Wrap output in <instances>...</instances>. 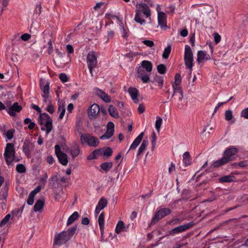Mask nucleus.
<instances>
[{"label":"nucleus","instance_id":"obj_28","mask_svg":"<svg viewBox=\"0 0 248 248\" xmlns=\"http://www.w3.org/2000/svg\"><path fill=\"white\" fill-rule=\"evenodd\" d=\"M183 162L185 166H188L191 164V158L189 153L188 152H186L184 153L183 155Z\"/></svg>","mask_w":248,"mask_h":248},{"label":"nucleus","instance_id":"obj_16","mask_svg":"<svg viewBox=\"0 0 248 248\" xmlns=\"http://www.w3.org/2000/svg\"><path fill=\"white\" fill-rule=\"evenodd\" d=\"M22 109V107L18 105V103L15 102L10 106L7 111L9 114L11 116H14L16 113L19 112Z\"/></svg>","mask_w":248,"mask_h":248},{"label":"nucleus","instance_id":"obj_11","mask_svg":"<svg viewBox=\"0 0 248 248\" xmlns=\"http://www.w3.org/2000/svg\"><path fill=\"white\" fill-rule=\"evenodd\" d=\"M193 225V223L192 222H189L188 223L183 224L182 225H180L177 227L174 228V229L171 230L169 233L170 235L172 236L175 235L176 234L179 233L181 232H183L186 230L188 229L190 227H192Z\"/></svg>","mask_w":248,"mask_h":248},{"label":"nucleus","instance_id":"obj_15","mask_svg":"<svg viewBox=\"0 0 248 248\" xmlns=\"http://www.w3.org/2000/svg\"><path fill=\"white\" fill-rule=\"evenodd\" d=\"M108 203V201L104 197H101L95 207V213L98 214L102 210L107 206Z\"/></svg>","mask_w":248,"mask_h":248},{"label":"nucleus","instance_id":"obj_4","mask_svg":"<svg viewBox=\"0 0 248 248\" xmlns=\"http://www.w3.org/2000/svg\"><path fill=\"white\" fill-rule=\"evenodd\" d=\"M97 54L94 51H90L87 56V64L90 73L93 76V71L97 64Z\"/></svg>","mask_w":248,"mask_h":248},{"label":"nucleus","instance_id":"obj_60","mask_svg":"<svg viewBox=\"0 0 248 248\" xmlns=\"http://www.w3.org/2000/svg\"><path fill=\"white\" fill-rule=\"evenodd\" d=\"M142 43L147 46L152 47L154 45V43L151 40H145L142 41Z\"/></svg>","mask_w":248,"mask_h":248},{"label":"nucleus","instance_id":"obj_25","mask_svg":"<svg viewBox=\"0 0 248 248\" xmlns=\"http://www.w3.org/2000/svg\"><path fill=\"white\" fill-rule=\"evenodd\" d=\"M139 68L145 69L148 73H150L152 70L153 65L150 62L144 60L141 62V66Z\"/></svg>","mask_w":248,"mask_h":248},{"label":"nucleus","instance_id":"obj_48","mask_svg":"<svg viewBox=\"0 0 248 248\" xmlns=\"http://www.w3.org/2000/svg\"><path fill=\"white\" fill-rule=\"evenodd\" d=\"M157 69L158 73L164 74L166 72V67L164 64H160L157 66Z\"/></svg>","mask_w":248,"mask_h":248},{"label":"nucleus","instance_id":"obj_18","mask_svg":"<svg viewBox=\"0 0 248 248\" xmlns=\"http://www.w3.org/2000/svg\"><path fill=\"white\" fill-rule=\"evenodd\" d=\"M137 76L140 78L144 83H147L150 80L149 74L146 73L142 68L138 69Z\"/></svg>","mask_w":248,"mask_h":248},{"label":"nucleus","instance_id":"obj_44","mask_svg":"<svg viewBox=\"0 0 248 248\" xmlns=\"http://www.w3.org/2000/svg\"><path fill=\"white\" fill-rule=\"evenodd\" d=\"M43 98L44 105H47L51 103V98L50 94L42 95Z\"/></svg>","mask_w":248,"mask_h":248},{"label":"nucleus","instance_id":"obj_33","mask_svg":"<svg viewBox=\"0 0 248 248\" xmlns=\"http://www.w3.org/2000/svg\"><path fill=\"white\" fill-rule=\"evenodd\" d=\"M70 154L73 157L77 156L79 154V148L78 146L75 144L73 145L72 148L70 151Z\"/></svg>","mask_w":248,"mask_h":248},{"label":"nucleus","instance_id":"obj_40","mask_svg":"<svg viewBox=\"0 0 248 248\" xmlns=\"http://www.w3.org/2000/svg\"><path fill=\"white\" fill-rule=\"evenodd\" d=\"M113 134V131H112V130H110L109 129H107L106 133L100 137V139L103 140L108 139L111 137Z\"/></svg>","mask_w":248,"mask_h":248},{"label":"nucleus","instance_id":"obj_54","mask_svg":"<svg viewBox=\"0 0 248 248\" xmlns=\"http://www.w3.org/2000/svg\"><path fill=\"white\" fill-rule=\"evenodd\" d=\"M34 196L33 195V193H30L27 201V203L29 205H31L33 204L34 202Z\"/></svg>","mask_w":248,"mask_h":248},{"label":"nucleus","instance_id":"obj_3","mask_svg":"<svg viewBox=\"0 0 248 248\" xmlns=\"http://www.w3.org/2000/svg\"><path fill=\"white\" fill-rule=\"evenodd\" d=\"M4 156L8 166L13 165V162H18L19 159L15 156L14 145L12 143H7L5 149Z\"/></svg>","mask_w":248,"mask_h":248},{"label":"nucleus","instance_id":"obj_5","mask_svg":"<svg viewBox=\"0 0 248 248\" xmlns=\"http://www.w3.org/2000/svg\"><path fill=\"white\" fill-rule=\"evenodd\" d=\"M193 55L190 47L186 45L185 47L184 61L186 66L191 71L193 66Z\"/></svg>","mask_w":248,"mask_h":248},{"label":"nucleus","instance_id":"obj_29","mask_svg":"<svg viewBox=\"0 0 248 248\" xmlns=\"http://www.w3.org/2000/svg\"><path fill=\"white\" fill-rule=\"evenodd\" d=\"M58 105V112L60 113L59 119L61 120L63 118L65 114V107L64 103L59 102Z\"/></svg>","mask_w":248,"mask_h":248},{"label":"nucleus","instance_id":"obj_38","mask_svg":"<svg viewBox=\"0 0 248 248\" xmlns=\"http://www.w3.org/2000/svg\"><path fill=\"white\" fill-rule=\"evenodd\" d=\"M171 50V47L170 45H168L165 48L163 54H162V57L165 59H167L169 58V55L170 53Z\"/></svg>","mask_w":248,"mask_h":248},{"label":"nucleus","instance_id":"obj_43","mask_svg":"<svg viewBox=\"0 0 248 248\" xmlns=\"http://www.w3.org/2000/svg\"><path fill=\"white\" fill-rule=\"evenodd\" d=\"M11 216L10 214H7L0 222V226L3 227L6 226L9 221Z\"/></svg>","mask_w":248,"mask_h":248},{"label":"nucleus","instance_id":"obj_31","mask_svg":"<svg viewBox=\"0 0 248 248\" xmlns=\"http://www.w3.org/2000/svg\"><path fill=\"white\" fill-rule=\"evenodd\" d=\"M79 217L78 212H74L68 218L66 225L69 226L73 223Z\"/></svg>","mask_w":248,"mask_h":248},{"label":"nucleus","instance_id":"obj_50","mask_svg":"<svg viewBox=\"0 0 248 248\" xmlns=\"http://www.w3.org/2000/svg\"><path fill=\"white\" fill-rule=\"evenodd\" d=\"M41 9H42V6L41 5V4L40 3H37L35 6V9H34V14L36 16H39L41 13Z\"/></svg>","mask_w":248,"mask_h":248},{"label":"nucleus","instance_id":"obj_24","mask_svg":"<svg viewBox=\"0 0 248 248\" xmlns=\"http://www.w3.org/2000/svg\"><path fill=\"white\" fill-rule=\"evenodd\" d=\"M44 206V200L43 199H39L35 202L33 210L35 212H39L41 213L43 211Z\"/></svg>","mask_w":248,"mask_h":248},{"label":"nucleus","instance_id":"obj_41","mask_svg":"<svg viewBox=\"0 0 248 248\" xmlns=\"http://www.w3.org/2000/svg\"><path fill=\"white\" fill-rule=\"evenodd\" d=\"M112 167L111 162L103 163L101 165V168L105 171H108Z\"/></svg>","mask_w":248,"mask_h":248},{"label":"nucleus","instance_id":"obj_37","mask_svg":"<svg viewBox=\"0 0 248 248\" xmlns=\"http://www.w3.org/2000/svg\"><path fill=\"white\" fill-rule=\"evenodd\" d=\"M48 37H50L49 39H47L48 42L47 45L48 46L47 52L48 54H51L53 52V47L52 46V37L50 35L48 34Z\"/></svg>","mask_w":248,"mask_h":248},{"label":"nucleus","instance_id":"obj_57","mask_svg":"<svg viewBox=\"0 0 248 248\" xmlns=\"http://www.w3.org/2000/svg\"><path fill=\"white\" fill-rule=\"evenodd\" d=\"M14 130L12 129L9 130L5 133V137L9 140H11L13 137Z\"/></svg>","mask_w":248,"mask_h":248},{"label":"nucleus","instance_id":"obj_8","mask_svg":"<svg viewBox=\"0 0 248 248\" xmlns=\"http://www.w3.org/2000/svg\"><path fill=\"white\" fill-rule=\"evenodd\" d=\"M71 238L65 232H62L55 236L53 245H62L66 243Z\"/></svg>","mask_w":248,"mask_h":248},{"label":"nucleus","instance_id":"obj_45","mask_svg":"<svg viewBox=\"0 0 248 248\" xmlns=\"http://www.w3.org/2000/svg\"><path fill=\"white\" fill-rule=\"evenodd\" d=\"M156 119L155 127L156 129L159 132L161 125L162 124V119L159 116H157Z\"/></svg>","mask_w":248,"mask_h":248},{"label":"nucleus","instance_id":"obj_26","mask_svg":"<svg viewBox=\"0 0 248 248\" xmlns=\"http://www.w3.org/2000/svg\"><path fill=\"white\" fill-rule=\"evenodd\" d=\"M102 154V149H97L94 150L91 154L88 156L87 159L88 160H93L97 158V157Z\"/></svg>","mask_w":248,"mask_h":248},{"label":"nucleus","instance_id":"obj_62","mask_svg":"<svg viewBox=\"0 0 248 248\" xmlns=\"http://www.w3.org/2000/svg\"><path fill=\"white\" fill-rule=\"evenodd\" d=\"M93 126L94 128V132L99 134L102 130L101 126L96 124H93Z\"/></svg>","mask_w":248,"mask_h":248},{"label":"nucleus","instance_id":"obj_49","mask_svg":"<svg viewBox=\"0 0 248 248\" xmlns=\"http://www.w3.org/2000/svg\"><path fill=\"white\" fill-rule=\"evenodd\" d=\"M16 170L19 173H24L26 171V169L24 166L21 164H18L16 167Z\"/></svg>","mask_w":248,"mask_h":248},{"label":"nucleus","instance_id":"obj_13","mask_svg":"<svg viewBox=\"0 0 248 248\" xmlns=\"http://www.w3.org/2000/svg\"><path fill=\"white\" fill-rule=\"evenodd\" d=\"M172 97H173V99L177 104V107L180 109H183L184 106L183 92L173 93Z\"/></svg>","mask_w":248,"mask_h":248},{"label":"nucleus","instance_id":"obj_59","mask_svg":"<svg viewBox=\"0 0 248 248\" xmlns=\"http://www.w3.org/2000/svg\"><path fill=\"white\" fill-rule=\"evenodd\" d=\"M241 116L248 119V108L243 109L241 112Z\"/></svg>","mask_w":248,"mask_h":248},{"label":"nucleus","instance_id":"obj_2","mask_svg":"<svg viewBox=\"0 0 248 248\" xmlns=\"http://www.w3.org/2000/svg\"><path fill=\"white\" fill-rule=\"evenodd\" d=\"M38 122L41 126V130L45 131L46 135H47L53 128L52 119L46 113H41Z\"/></svg>","mask_w":248,"mask_h":248},{"label":"nucleus","instance_id":"obj_42","mask_svg":"<svg viewBox=\"0 0 248 248\" xmlns=\"http://www.w3.org/2000/svg\"><path fill=\"white\" fill-rule=\"evenodd\" d=\"M172 87L173 89V93L183 92L182 88L180 86V84L172 83Z\"/></svg>","mask_w":248,"mask_h":248},{"label":"nucleus","instance_id":"obj_63","mask_svg":"<svg viewBox=\"0 0 248 248\" xmlns=\"http://www.w3.org/2000/svg\"><path fill=\"white\" fill-rule=\"evenodd\" d=\"M66 49L67 52L69 54H72L74 52V48H73V46L71 45H69V44L67 45L66 46Z\"/></svg>","mask_w":248,"mask_h":248},{"label":"nucleus","instance_id":"obj_30","mask_svg":"<svg viewBox=\"0 0 248 248\" xmlns=\"http://www.w3.org/2000/svg\"><path fill=\"white\" fill-rule=\"evenodd\" d=\"M109 114L115 118H118L119 117V113L116 108L112 105H110L108 108Z\"/></svg>","mask_w":248,"mask_h":248},{"label":"nucleus","instance_id":"obj_39","mask_svg":"<svg viewBox=\"0 0 248 248\" xmlns=\"http://www.w3.org/2000/svg\"><path fill=\"white\" fill-rule=\"evenodd\" d=\"M24 123L25 124H28V127L29 129H33L36 125L35 123L32 122L30 118H26Z\"/></svg>","mask_w":248,"mask_h":248},{"label":"nucleus","instance_id":"obj_7","mask_svg":"<svg viewBox=\"0 0 248 248\" xmlns=\"http://www.w3.org/2000/svg\"><path fill=\"white\" fill-rule=\"evenodd\" d=\"M171 212L170 209L168 208H163L158 210L153 217L151 223L152 224L155 223L163 217L168 215Z\"/></svg>","mask_w":248,"mask_h":248},{"label":"nucleus","instance_id":"obj_36","mask_svg":"<svg viewBox=\"0 0 248 248\" xmlns=\"http://www.w3.org/2000/svg\"><path fill=\"white\" fill-rule=\"evenodd\" d=\"M234 177L232 175H226L219 178V181L221 183L231 182L234 181Z\"/></svg>","mask_w":248,"mask_h":248},{"label":"nucleus","instance_id":"obj_35","mask_svg":"<svg viewBox=\"0 0 248 248\" xmlns=\"http://www.w3.org/2000/svg\"><path fill=\"white\" fill-rule=\"evenodd\" d=\"M8 195V187L5 186L0 191V201L6 200Z\"/></svg>","mask_w":248,"mask_h":248},{"label":"nucleus","instance_id":"obj_6","mask_svg":"<svg viewBox=\"0 0 248 248\" xmlns=\"http://www.w3.org/2000/svg\"><path fill=\"white\" fill-rule=\"evenodd\" d=\"M80 140L82 144L86 143L91 147H96L99 143V140L88 134H81L80 136Z\"/></svg>","mask_w":248,"mask_h":248},{"label":"nucleus","instance_id":"obj_51","mask_svg":"<svg viewBox=\"0 0 248 248\" xmlns=\"http://www.w3.org/2000/svg\"><path fill=\"white\" fill-rule=\"evenodd\" d=\"M102 153H103L104 156H109L112 154V150L110 148L108 147L103 151H102Z\"/></svg>","mask_w":248,"mask_h":248},{"label":"nucleus","instance_id":"obj_21","mask_svg":"<svg viewBox=\"0 0 248 248\" xmlns=\"http://www.w3.org/2000/svg\"><path fill=\"white\" fill-rule=\"evenodd\" d=\"M40 85L41 91L43 92L42 95L50 94L49 93V83L46 82L43 79H40Z\"/></svg>","mask_w":248,"mask_h":248},{"label":"nucleus","instance_id":"obj_27","mask_svg":"<svg viewBox=\"0 0 248 248\" xmlns=\"http://www.w3.org/2000/svg\"><path fill=\"white\" fill-rule=\"evenodd\" d=\"M125 231V225L123 221H119L116 226L115 232L117 234Z\"/></svg>","mask_w":248,"mask_h":248},{"label":"nucleus","instance_id":"obj_46","mask_svg":"<svg viewBox=\"0 0 248 248\" xmlns=\"http://www.w3.org/2000/svg\"><path fill=\"white\" fill-rule=\"evenodd\" d=\"M233 118L232 111L231 110H227L225 112V118L227 121H230Z\"/></svg>","mask_w":248,"mask_h":248},{"label":"nucleus","instance_id":"obj_12","mask_svg":"<svg viewBox=\"0 0 248 248\" xmlns=\"http://www.w3.org/2000/svg\"><path fill=\"white\" fill-rule=\"evenodd\" d=\"M95 94L106 103L111 102V98L109 96L102 90L95 88L94 89Z\"/></svg>","mask_w":248,"mask_h":248},{"label":"nucleus","instance_id":"obj_53","mask_svg":"<svg viewBox=\"0 0 248 248\" xmlns=\"http://www.w3.org/2000/svg\"><path fill=\"white\" fill-rule=\"evenodd\" d=\"M46 106V111H47L48 112H49L50 114H52L54 112V111H55L54 107L51 103L49 104L48 105H47Z\"/></svg>","mask_w":248,"mask_h":248},{"label":"nucleus","instance_id":"obj_14","mask_svg":"<svg viewBox=\"0 0 248 248\" xmlns=\"http://www.w3.org/2000/svg\"><path fill=\"white\" fill-rule=\"evenodd\" d=\"M100 108L97 104H93L88 111V116L91 120L94 119L100 112Z\"/></svg>","mask_w":248,"mask_h":248},{"label":"nucleus","instance_id":"obj_32","mask_svg":"<svg viewBox=\"0 0 248 248\" xmlns=\"http://www.w3.org/2000/svg\"><path fill=\"white\" fill-rule=\"evenodd\" d=\"M148 145V140H144L141 144L140 145V148L138 149V151L137 153V156H139L141 153H142L146 148L147 146Z\"/></svg>","mask_w":248,"mask_h":248},{"label":"nucleus","instance_id":"obj_55","mask_svg":"<svg viewBox=\"0 0 248 248\" xmlns=\"http://www.w3.org/2000/svg\"><path fill=\"white\" fill-rule=\"evenodd\" d=\"M156 136L155 132L152 133V150H154L155 147L156 145Z\"/></svg>","mask_w":248,"mask_h":248},{"label":"nucleus","instance_id":"obj_10","mask_svg":"<svg viewBox=\"0 0 248 248\" xmlns=\"http://www.w3.org/2000/svg\"><path fill=\"white\" fill-rule=\"evenodd\" d=\"M237 148L234 146H230L224 152L223 157L225 159L227 163L233 159L234 155L238 152Z\"/></svg>","mask_w":248,"mask_h":248},{"label":"nucleus","instance_id":"obj_52","mask_svg":"<svg viewBox=\"0 0 248 248\" xmlns=\"http://www.w3.org/2000/svg\"><path fill=\"white\" fill-rule=\"evenodd\" d=\"M98 224L99 227L104 226V214L102 213L98 217Z\"/></svg>","mask_w":248,"mask_h":248},{"label":"nucleus","instance_id":"obj_56","mask_svg":"<svg viewBox=\"0 0 248 248\" xmlns=\"http://www.w3.org/2000/svg\"><path fill=\"white\" fill-rule=\"evenodd\" d=\"M183 220V219H181V218H175V219H171V220H170L169 222H168V223L170 224V225H175L181 221H182Z\"/></svg>","mask_w":248,"mask_h":248},{"label":"nucleus","instance_id":"obj_61","mask_svg":"<svg viewBox=\"0 0 248 248\" xmlns=\"http://www.w3.org/2000/svg\"><path fill=\"white\" fill-rule=\"evenodd\" d=\"M181 77L180 74H176L175 76V81L173 83L181 84Z\"/></svg>","mask_w":248,"mask_h":248},{"label":"nucleus","instance_id":"obj_19","mask_svg":"<svg viewBox=\"0 0 248 248\" xmlns=\"http://www.w3.org/2000/svg\"><path fill=\"white\" fill-rule=\"evenodd\" d=\"M211 59L210 55L205 51H198L197 53V61L198 62L200 63L204 61H207Z\"/></svg>","mask_w":248,"mask_h":248},{"label":"nucleus","instance_id":"obj_47","mask_svg":"<svg viewBox=\"0 0 248 248\" xmlns=\"http://www.w3.org/2000/svg\"><path fill=\"white\" fill-rule=\"evenodd\" d=\"M77 230V226H73L68 229L67 231H65L67 234H68L69 237L71 238L75 233Z\"/></svg>","mask_w":248,"mask_h":248},{"label":"nucleus","instance_id":"obj_64","mask_svg":"<svg viewBox=\"0 0 248 248\" xmlns=\"http://www.w3.org/2000/svg\"><path fill=\"white\" fill-rule=\"evenodd\" d=\"M214 37L216 44H218L220 41L221 37L217 33H215L214 34Z\"/></svg>","mask_w":248,"mask_h":248},{"label":"nucleus","instance_id":"obj_9","mask_svg":"<svg viewBox=\"0 0 248 248\" xmlns=\"http://www.w3.org/2000/svg\"><path fill=\"white\" fill-rule=\"evenodd\" d=\"M55 152L60 163L63 166H66L68 163L67 155L61 151L59 145L55 146Z\"/></svg>","mask_w":248,"mask_h":248},{"label":"nucleus","instance_id":"obj_1","mask_svg":"<svg viewBox=\"0 0 248 248\" xmlns=\"http://www.w3.org/2000/svg\"><path fill=\"white\" fill-rule=\"evenodd\" d=\"M142 15L151 20V10L148 6L143 3H137L134 20L140 25H144L146 23L145 20L142 17Z\"/></svg>","mask_w":248,"mask_h":248},{"label":"nucleus","instance_id":"obj_17","mask_svg":"<svg viewBox=\"0 0 248 248\" xmlns=\"http://www.w3.org/2000/svg\"><path fill=\"white\" fill-rule=\"evenodd\" d=\"M158 23L162 29H166L167 28L166 15L164 13H158Z\"/></svg>","mask_w":248,"mask_h":248},{"label":"nucleus","instance_id":"obj_23","mask_svg":"<svg viewBox=\"0 0 248 248\" xmlns=\"http://www.w3.org/2000/svg\"><path fill=\"white\" fill-rule=\"evenodd\" d=\"M32 147L31 143L29 141H25L22 147L23 151L29 158L31 156V148Z\"/></svg>","mask_w":248,"mask_h":248},{"label":"nucleus","instance_id":"obj_20","mask_svg":"<svg viewBox=\"0 0 248 248\" xmlns=\"http://www.w3.org/2000/svg\"><path fill=\"white\" fill-rule=\"evenodd\" d=\"M128 92L133 102L135 103H139V100L138 98V96L139 95V91L135 88L130 87L128 90Z\"/></svg>","mask_w":248,"mask_h":248},{"label":"nucleus","instance_id":"obj_58","mask_svg":"<svg viewBox=\"0 0 248 248\" xmlns=\"http://www.w3.org/2000/svg\"><path fill=\"white\" fill-rule=\"evenodd\" d=\"M60 80L63 82H67L68 80L67 75L64 73H61L59 75Z\"/></svg>","mask_w":248,"mask_h":248},{"label":"nucleus","instance_id":"obj_34","mask_svg":"<svg viewBox=\"0 0 248 248\" xmlns=\"http://www.w3.org/2000/svg\"><path fill=\"white\" fill-rule=\"evenodd\" d=\"M227 163V162L225 159L222 157L221 159L217 160L213 162L212 166L213 167H218L224 164Z\"/></svg>","mask_w":248,"mask_h":248},{"label":"nucleus","instance_id":"obj_22","mask_svg":"<svg viewBox=\"0 0 248 248\" xmlns=\"http://www.w3.org/2000/svg\"><path fill=\"white\" fill-rule=\"evenodd\" d=\"M143 136V133L141 132L138 136L134 140L132 144L130 145L129 150H135L140 143Z\"/></svg>","mask_w":248,"mask_h":248}]
</instances>
